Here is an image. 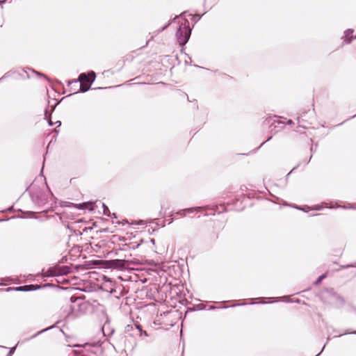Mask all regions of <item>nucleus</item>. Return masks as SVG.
Wrapping results in <instances>:
<instances>
[{
	"instance_id": "f257e3e1",
	"label": "nucleus",
	"mask_w": 356,
	"mask_h": 356,
	"mask_svg": "<svg viewBox=\"0 0 356 356\" xmlns=\"http://www.w3.org/2000/svg\"><path fill=\"white\" fill-rule=\"evenodd\" d=\"M186 17L191 19L194 17L190 14L186 15V13H183L174 19V20L177 21L179 24V28L176 32V38L180 45H184L188 42L191 33L190 23Z\"/></svg>"
},
{
	"instance_id": "f03ea898",
	"label": "nucleus",
	"mask_w": 356,
	"mask_h": 356,
	"mask_svg": "<svg viewBox=\"0 0 356 356\" xmlns=\"http://www.w3.org/2000/svg\"><path fill=\"white\" fill-rule=\"evenodd\" d=\"M95 73L92 71L88 74H81L79 77V81L81 83L80 90L82 92H86L88 90L90 87V84L95 81Z\"/></svg>"
},
{
	"instance_id": "7ed1b4c3",
	"label": "nucleus",
	"mask_w": 356,
	"mask_h": 356,
	"mask_svg": "<svg viewBox=\"0 0 356 356\" xmlns=\"http://www.w3.org/2000/svg\"><path fill=\"white\" fill-rule=\"evenodd\" d=\"M200 209V207H192V208H189V209H184V210H180L177 212V214L180 215L181 216H184L186 214L193 213L194 211H197Z\"/></svg>"
},
{
	"instance_id": "20e7f679",
	"label": "nucleus",
	"mask_w": 356,
	"mask_h": 356,
	"mask_svg": "<svg viewBox=\"0 0 356 356\" xmlns=\"http://www.w3.org/2000/svg\"><path fill=\"white\" fill-rule=\"evenodd\" d=\"M81 300L80 299H76L74 302H73V305L71 306L72 307V311L69 314L70 315H72V316H77L78 314H79V312L75 309V307L76 306H81Z\"/></svg>"
},
{
	"instance_id": "39448f33",
	"label": "nucleus",
	"mask_w": 356,
	"mask_h": 356,
	"mask_svg": "<svg viewBox=\"0 0 356 356\" xmlns=\"http://www.w3.org/2000/svg\"><path fill=\"white\" fill-rule=\"evenodd\" d=\"M81 209H88L90 210L93 209L92 203L91 202H86L81 205Z\"/></svg>"
},
{
	"instance_id": "423d86ee",
	"label": "nucleus",
	"mask_w": 356,
	"mask_h": 356,
	"mask_svg": "<svg viewBox=\"0 0 356 356\" xmlns=\"http://www.w3.org/2000/svg\"><path fill=\"white\" fill-rule=\"evenodd\" d=\"M353 33V30L348 29L345 32V37L347 40V42H350L351 38H349V35Z\"/></svg>"
},
{
	"instance_id": "0eeeda50",
	"label": "nucleus",
	"mask_w": 356,
	"mask_h": 356,
	"mask_svg": "<svg viewBox=\"0 0 356 356\" xmlns=\"http://www.w3.org/2000/svg\"><path fill=\"white\" fill-rule=\"evenodd\" d=\"M137 329L139 330L140 332V336L142 337V336H145V337H148L149 334H147V332L146 331H143L142 330V328L140 327V325H137Z\"/></svg>"
},
{
	"instance_id": "6e6552de",
	"label": "nucleus",
	"mask_w": 356,
	"mask_h": 356,
	"mask_svg": "<svg viewBox=\"0 0 356 356\" xmlns=\"http://www.w3.org/2000/svg\"><path fill=\"white\" fill-rule=\"evenodd\" d=\"M324 277H325V275H321V276L318 278V280H317L316 282H317V283H319V282H321V281Z\"/></svg>"
},
{
	"instance_id": "1a4fd4ad",
	"label": "nucleus",
	"mask_w": 356,
	"mask_h": 356,
	"mask_svg": "<svg viewBox=\"0 0 356 356\" xmlns=\"http://www.w3.org/2000/svg\"><path fill=\"white\" fill-rule=\"evenodd\" d=\"M287 123L289 124H293V122H292V120H289Z\"/></svg>"
},
{
	"instance_id": "9d476101",
	"label": "nucleus",
	"mask_w": 356,
	"mask_h": 356,
	"mask_svg": "<svg viewBox=\"0 0 356 356\" xmlns=\"http://www.w3.org/2000/svg\"><path fill=\"white\" fill-rule=\"evenodd\" d=\"M151 241V243H153V244H154V243H155L154 239H151V241Z\"/></svg>"
},
{
	"instance_id": "9b49d317",
	"label": "nucleus",
	"mask_w": 356,
	"mask_h": 356,
	"mask_svg": "<svg viewBox=\"0 0 356 356\" xmlns=\"http://www.w3.org/2000/svg\"><path fill=\"white\" fill-rule=\"evenodd\" d=\"M103 207H105L106 210H108V208L106 207L105 204H103Z\"/></svg>"
},
{
	"instance_id": "f8f14e48",
	"label": "nucleus",
	"mask_w": 356,
	"mask_h": 356,
	"mask_svg": "<svg viewBox=\"0 0 356 356\" xmlns=\"http://www.w3.org/2000/svg\"><path fill=\"white\" fill-rule=\"evenodd\" d=\"M104 214H106V213H106V209H104Z\"/></svg>"
},
{
	"instance_id": "ddd939ff",
	"label": "nucleus",
	"mask_w": 356,
	"mask_h": 356,
	"mask_svg": "<svg viewBox=\"0 0 356 356\" xmlns=\"http://www.w3.org/2000/svg\"><path fill=\"white\" fill-rule=\"evenodd\" d=\"M57 123H58V124H58L59 126L60 125V122L58 121V122H57Z\"/></svg>"
},
{
	"instance_id": "4468645a",
	"label": "nucleus",
	"mask_w": 356,
	"mask_h": 356,
	"mask_svg": "<svg viewBox=\"0 0 356 356\" xmlns=\"http://www.w3.org/2000/svg\"><path fill=\"white\" fill-rule=\"evenodd\" d=\"M302 210H304V211H307V210H305V208H302Z\"/></svg>"
},
{
	"instance_id": "2eb2a0df",
	"label": "nucleus",
	"mask_w": 356,
	"mask_h": 356,
	"mask_svg": "<svg viewBox=\"0 0 356 356\" xmlns=\"http://www.w3.org/2000/svg\"><path fill=\"white\" fill-rule=\"evenodd\" d=\"M354 334H356V331L354 332Z\"/></svg>"
}]
</instances>
